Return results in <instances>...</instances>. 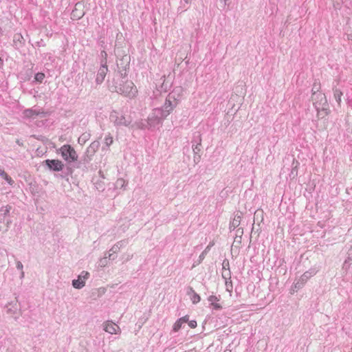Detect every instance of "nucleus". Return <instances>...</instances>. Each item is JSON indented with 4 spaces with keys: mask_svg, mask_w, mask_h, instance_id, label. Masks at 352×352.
<instances>
[{
    "mask_svg": "<svg viewBox=\"0 0 352 352\" xmlns=\"http://www.w3.org/2000/svg\"><path fill=\"white\" fill-rule=\"evenodd\" d=\"M176 104H173L170 99H166L163 107L155 108L152 110L147 118V127L154 128L157 125L162 124L165 119L175 108Z\"/></svg>",
    "mask_w": 352,
    "mask_h": 352,
    "instance_id": "nucleus-1",
    "label": "nucleus"
},
{
    "mask_svg": "<svg viewBox=\"0 0 352 352\" xmlns=\"http://www.w3.org/2000/svg\"><path fill=\"white\" fill-rule=\"evenodd\" d=\"M110 89L112 91L123 94L129 98H133L135 96L138 90L132 81L126 80L120 84L119 86H111Z\"/></svg>",
    "mask_w": 352,
    "mask_h": 352,
    "instance_id": "nucleus-2",
    "label": "nucleus"
},
{
    "mask_svg": "<svg viewBox=\"0 0 352 352\" xmlns=\"http://www.w3.org/2000/svg\"><path fill=\"white\" fill-rule=\"evenodd\" d=\"M313 104L316 111L320 113L327 109L328 104L326 96L322 93H313L311 96Z\"/></svg>",
    "mask_w": 352,
    "mask_h": 352,
    "instance_id": "nucleus-3",
    "label": "nucleus"
},
{
    "mask_svg": "<svg viewBox=\"0 0 352 352\" xmlns=\"http://www.w3.org/2000/svg\"><path fill=\"white\" fill-rule=\"evenodd\" d=\"M63 158L68 162H74L77 160L78 155L73 147L69 144H65L60 148Z\"/></svg>",
    "mask_w": 352,
    "mask_h": 352,
    "instance_id": "nucleus-4",
    "label": "nucleus"
},
{
    "mask_svg": "<svg viewBox=\"0 0 352 352\" xmlns=\"http://www.w3.org/2000/svg\"><path fill=\"white\" fill-rule=\"evenodd\" d=\"M316 272L314 270H310L305 272L300 278L294 283V287L292 288L293 293L296 292L298 289L302 288L307 281Z\"/></svg>",
    "mask_w": 352,
    "mask_h": 352,
    "instance_id": "nucleus-5",
    "label": "nucleus"
},
{
    "mask_svg": "<svg viewBox=\"0 0 352 352\" xmlns=\"http://www.w3.org/2000/svg\"><path fill=\"white\" fill-rule=\"evenodd\" d=\"M131 58L129 55L124 54L117 60L118 72L122 76H125L126 69L129 67Z\"/></svg>",
    "mask_w": 352,
    "mask_h": 352,
    "instance_id": "nucleus-6",
    "label": "nucleus"
},
{
    "mask_svg": "<svg viewBox=\"0 0 352 352\" xmlns=\"http://www.w3.org/2000/svg\"><path fill=\"white\" fill-rule=\"evenodd\" d=\"M100 146V142L98 141H94L87 148L85 155L82 157V160L85 163H89L94 155L97 150Z\"/></svg>",
    "mask_w": 352,
    "mask_h": 352,
    "instance_id": "nucleus-7",
    "label": "nucleus"
},
{
    "mask_svg": "<svg viewBox=\"0 0 352 352\" xmlns=\"http://www.w3.org/2000/svg\"><path fill=\"white\" fill-rule=\"evenodd\" d=\"M89 277V273L87 271H82L80 274L78 275V279L72 280V286L75 289H80L85 285L86 280Z\"/></svg>",
    "mask_w": 352,
    "mask_h": 352,
    "instance_id": "nucleus-8",
    "label": "nucleus"
},
{
    "mask_svg": "<svg viewBox=\"0 0 352 352\" xmlns=\"http://www.w3.org/2000/svg\"><path fill=\"white\" fill-rule=\"evenodd\" d=\"M111 117L114 119V124L117 126H128L132 122L131 117H126L124 115H119L117 113H115V115L112 114Z\"/></svg>",
    "mask_w": 352,
    "mask_h": 352,
    "instance_id": "nucleus-9",
    "label": "nucleus"
},
{
    "mask_svg": "<svg viewBox=\"0 0 352 352\" xmlns=\"http://www.w3.org/2000/svg\"><path fill=\"white\" fill-rule=\"evenodd\" d=\"M85 5L82 2H78L75 5L74 9L72 12V19L73 20H78L81 19L85 14L84 10Z\"/></svg>",
    "mask_w": 352,
    "mask_h": 352,
    "instance_id": "nucleus-10",
    "label": "nucleus"
},
{
    "mask_svg": "<svg viewBox=\"0 0 352 352\" xmlns=\"http://www.w3.org/2000/svg\"><path fill=\"white\" fill-rule=\"evenodd\" d=\"M106 63V61L104 63L102 62L101 67H100L98 72L96 82L98 85L101 84L103 82L106 76V74L108 72V68Z\"/></svg>",
    "mask_w": 352,
    "mask_h": 352,
    "instance_id": "nucleus-11",
    "label": "nucleus"
},
{
    "mask_svg": "<svg viewBox=\"0 0 352 352\" xmlns=\"http://www.w3.org/2000/svg\"><path fill=\"white\" fill-rule=\"evenodd\" d=\"M45 162L50 170L54 171H60L63 167L62 162L58 160H47Z\"/></svg>",
    "mask_w": 352,
    "mask_h": 352,
    "instance_id": "nucleus-12",
    "label": "nucleus"
},
{
    "mask_svg": "<svg viewBox=\"0 0 352 352\" xmlns=\"http://www.w3.org/2000/svg\"><path fill=\"white\" fill-rule=\"evenodd\" d=\"M104 330L111 334H116L120 332V327L111 321H107L104 323Z\"/></svg>",
    "mask_w": 352,
    "mask_h": 352,
    "instance_id": "nucleus-13",
    "label": "nucleus"
},
{
    "mask_svg": "<svg viewBox=\"0 0 352 352\" xmlns=\"http://www.w3.org/2000/svg\"><path fill=\"white\" fill-rule=\"evenodd\" d=\"M23 114L25 118H34L37 116L45 115V113L41 110L28 109L23 111Z\"/></svg>",
    "mask_w": 352,
    "mask_h": 352,
    "instance_id": "nucleus-14",
    "label": "nucleus"
},
{
    "mask_svg": "<svg viewBox=\"0 0 352 352\" xmlns=\"http://www.w3.org/2000/svg\"><path fill=\"white\" fill-rule=\"evenodd\" d=\"M6 309L8 314H11L14 318H17L19 307L16 301L8 303L6 306Z\"/></svg>",
    "mask_w": 352,
    "mask_h": 352,
    "instance_id": "nucleus-15",
    "label": "nucleus"
},
{
    "mask_svg": "<svg viewBox=\"0 0 352 352\" xmlns=\"http://www.w3.org/2000/svg\"><path fill=\"white\" fill-rule=\"evenodd\" d=\"M127 243L126 240H120L116 243L109 250L113 254L118 253L122 248H123Z\"/></svg>",
    "mask_w": 352,
    "mask_h": 352,
    "instance_id": "nucleus-16",
    "label": "nucleus"
},
{
    "mask_svg": "<svg viewBox=\"0 0 352 352\" xmlns=\"http://www.w3.org/2000/svg\"><path fill=\"white\" fill-rule=\"evenodd\" d=\"M241 213H237L234 218L233 219L232 221L230 223V228H232V229H234L236 228H237L239 225H240V223H241Z\"/></svg>",
    "mask_w": 352,
    "mask_h": 352,
    "instance_id": "nucleus-17",
    "label": "nucleus"
},
{
    "mask_svg": "<svg viewBox=\"0 0 352 352\" xmlns=\"http://www.w3.org/2000/svg\"><path fill=\"white\" fill-rule=\"evenodd\" d=\"M12 207L10 205L1 207L0 209V219H1V217H5L6 216L8 215Z\"/></svg>",
    "mask_w": 352,
    "mask_h": 352,
    "instance_id": "nucleus-18",
    "label": "nucleus"
},
{
    "mask_svg": "<svg viewBox=\"0 0 352 352\" xmlns=\"http://www.w3.org/2000/svg\"><path fill=\"white\" fill-rule=\"evenodd\" d=\"M126 185V183L125 180L122 178H119L117 179L116 182V188H124Z\"/></svg>",
    "mask_w": 352,
    "mask_h": 352,
    "instance_id": "nucleus-19",
    "label": "nucleus"
},
{
    "mask_svg": "<svg viewBox=\"0 0 352 352\" xmlns=\"http://www.w3.org/2000/svg\"><path fill=\"white\" fill-rule=\"evenodd\" d=\"M342 96V93L340 90H338V89L334 90V98L338 104H340L341 102Z\"/></svg>",
    "mask_w": 352,
    "mask_h": 352,
    "instance_id": "nucleus-20",
    "label": "nucleus"
},
{
    "mask_svg": "<svg viewBox=\"0 0 352 352\" xmlns=\"http://www.w3.org/2000/svg\"><path fill=\"white\" fill-rule=\"evenodd\" d=\"M109 264V261L107 258H101L98 261V266L100 267H104Z\"/></svg>",
    "mask_w": 352,
    "mask_h": 352,
    "instance_id": "nucleus-21",
    "label": "nucleus"
},
{
    "mask_svg": "<svg viewBox=\"0 0 352 352\" xmlns=\"http://www.w3.org/2000/svg\"><path fill=\"white\" fill-rule=\"evenodd\" d=\"M113 137L110 134H109L104 138V144H106L107 146H109L113 144Z\"/></svg>",
    "mask_w": 352,
    "mask_h": 352,
    "instance_id": "nucleus-22",
    "label": "nucleus"
},
{
    "mask_svg": "<svg viewBox=\"0 0 352 352\" xmlns=\"http://www.w3.org/2000/svg\"><path fill=\"white\" fill-rule=\"evenodd\" d=\"M190 299L193 304H197L200 301L201 298H200L199 295H198L197 293H195V294H192V296H190Z\"/></svg>",
    "mask_w": 352,
    "mask_h": 352,
    "instance_id": "nucleus-23",
    "label": "nucleus"
},
{
    "mask_svg": "<svg viewBox=\"0 0 352 352\" xmlns=\"http://www.w3.org/2000/svg\"><path fill=\"white\" fill-rule=\"evenodd\" d=\"M182 323L179 320V319L175 322L174 325H173V330L175 331V332H177L178 331L180 328L182 327Z\"/></svg>",
    "mask_w": 352,
    "mask_h": 352,
    "instance_id": "nucleus-24",
    "label": "nucleus"
},
{
    "mask_svg": "<svg viewBox=\"0 0 352 352\" xmlns=\"http://www.w3.org/2000/svg\"><path fill=\"white\" fill-rule=\"evenodd\" d=\"M44 78H45V74L43 73H40V72L37 73L34 77L35 80L40 82H41L43 81Z\"/></svg>",
    "mask_w": 352,
    "mask_h": 352,
    "instance_id": "nucleus-25",
    "label": "nucleus"
},
{
    "mask_svg": "<svg viewBox=\"0 0 352 352\" xmlns=\"http://www.w3.org/2000/svg\"><path fill=\"white\" fill-rule=\"evenodd\" d=\"M320 89V85L319 83L315 82L314 84L312 89H311L312 94L313 93H321L320 91H319Z\"/></svg>",
    "mask_w": 352,
    "mask_h": 352,
    "instance_id": "nucleus-26",
    "label": "nucleus"
},
{
    "mask_svg": "<svg viewBox=\"0 0 352 352\" xmlns=\"http://www.w3.org/2000/svg\"><path fill=\"white\" fill-rule=\"evenodd\" d=\"M342 4V0H334L333 1V7L335 9H340Z\"/></svg>",
    "mask_w": 352,
    "mask_h": 352,
    "instance_id": "nucleus-27",
    "label": "nucleus"
},
{
    "mask_svg": "<svg viewBox=\"0 0 352 352\" xmlns=\"http://www.w3.org/2000/svg\"><path fill=\"white\" fill-rule=\"evenodd\" d=\"M208 253V250H204L201 254L199 255V261H198V264L201 263L202 262V261L206 257V255Z\"/></svg>",
    "mask_w": 352,
    "mask_h": 352,
    "instance_id": "nucleus-28",
    "label": "nucleus"
},
{
    "mask_svg": "<svg viewBox=\"0 0 352 352\" xmlns=\"http://www.w3.org/2000/svg\"><path fill=\"white\" fill-rule=\"evenodd\" d=\"M104 258H107L108 261L114 260L115 256H113V254L111 252H108L104 254Z\"/></svg>",
    "mask_w": 352,
    "mask_h": 352,
    "instance_id": "nucleus-29",
    "label": "nucleus"
},
{
    "mask_svg": "<svg viewBox=\"0 0 352 352\" xmlns=\"http://www.w3.org/2000/svg\"><path fill=\"white\" fill-rule=\"evenodd\" d=\"M1 177L6 180L8 182V183L10 185H12L14 182L13 180L12 179V178L8 175V174L6 173V175H1Z\"/></svg>",
    "mask_w": 352,
    "mask_h": 352,
    "instance_id": "nucleus-30",
    "label": "nucleus"
},
{
    "mask_svg": "<svg viewBox=\"0 0 352 352\" xmlns=\"http://www.w3.org/2000/svg\"><path fill=\"white\" fill-rule=\"evenodd\" d=\"M208 301L213 305L216 301H219V298L216 296L212 295L208 297Z\"/></svg>",
    "mask_w": 352,
    "mask_h": 352,
    "instance_id": "nucleus-31",
    "label": "nucleus"
},
{
    "mask_svg": "<svg viewBox=\"0 0 352 352\" xmlns=\"http://www.w3.org/2000/svg\"><path fill=\"white\" fill-rule=\"evenodd\" d=\"M87 138H88V135L87 134H82L79 138H78V142H83L85 143L87 140Z\"/></svg>",
    "mask_w": 352,
    "mask_h": 352,
    "instance_id": "nucleus-32",
    "label": "nucleus"
},
{
    "mask_svg": "<svg viewBox=\"0 0 352 352\" xmlns=\"http://www.w3.org/2000/svg\"><path fill=\"white\" fill-rule=\"evenodd\" d=\"M200 145H201V143L199 142L195 146H193V151H194L195 154H197L200 151V148H199Z\"/></svg>",
    "mask_w": 352,
    "mask_h": 352,
    "instance_id": "nucleus-33",
    "label": "nucleus"
},
{
    "mask_svg": "<svg viewBox=\"0 0 352 352\" xmlns=\"http://www.w3.org/2000/svg\"><path fill=\"white\" fill-rule=\"evenodd\" d=\"M179 320L182 324H184V323H186V322H188V316H184V317H182V318H180L179 319Z\"/></svg>",
    "mask_w": 352,
    "mask_h": 352,
    "instance_id": "nucleus-34",
    "label": "nucleus"
},
{
    "mask_svg": "<svg viewBox=\"0 0 352 352\" xmlns=\"http://www.w3.org/2000/svg\"><path fill=\"white\" fill-rule=\"evenodd\" d=\"M195 293H196V292H195V290H194L192 287H189V288L188 289L187 294H188V296H192V294H195Z\"/></svg>",
    "mask_w": 352,
    "mask_h": 352,
    "instance_id": "nucleus-35",
    "label": "nucleus"
},
{
    "mask_svg": "<svg viewBox=\"0 0 352 352\" xmlns=\"http://www.w3.org/2000/svg\"><path fill=\"white\" fill-rule=\"evenodd\" d=\"M23 266L22 263L21 261H17L16 262V268L18 270L23 271Z\"/></svg>",
    "mask_w": 352,
    "mask_h": 352,
    "instance_id": "nucleus-36",
    "label": "nucleus"
},
{
    "mask_svg": "<svg viewBox=\"0 0 352 352\" xmlns=\"http://www.w3.org/2000/svg\"><path fill=\"white\" fill-rule=\"evenodd\" d=\"M188 324L191 328H195L197 327V322L195 320H191L189 322Z\"/></svg>",
    "mask_w": 352,
    "mask_h": 352,
    "instance_id": "nucleus-37",
    "label": "nucleus"
},
{
    "mask_svg": "<svg viewBox=\"0 0 352 352\" xmlns=\"http://www.w3.org/2000/svg\"><path fill=\"white\" fill-rule=\"evenodd\" d=\"M182 91H183V89H182V87H177V88H176V89L174 90L173 93L175 94V93H176V92H178V96H179V95H181V94H182Z\"/></svg>",
    "mask_w": 352,
    "mask_h": 352,
    "instance_id": "nucleus-38",
    "label": "nucleus"
},
{
    "mask_svg": "<svg viewBox=\"0 0 352 352\" xmlns=\"http://www.w3.org/2000/svg\"><path fill=\"white\" fill-rule=\"evenodd\" d=\"M215 309H220L221 308V306L219 303L214 302L213 305H212Z\"/></svg>",
    "mask_w": 352,
    "mask_h": 352,
    "instance_id": "nucleus-39",
    "label": "nucleus"
},
{
    "mask_svg": "<svg viewBox=\"0 0 352 352\" xmlns=\"http://www.w3.org/2000/svg\"><path fill=\"white\" fill-rule=\"evenodd\" d=\"M351 261H352V258H350V257H348V258L345 260L344 263H351Z\"/></svg>",
    "mask_w": 352,
    "mask_h": 352,
    "instance_id": "nucleus-40",
    "label": "nucleus"
},
{
    "mask_svg": "<svg viewBox=\"0 0 352 352\" xmlns=\"http://www.w3.org/2000/svg\"><path fill=\"white\" fill-rule=\"evenodd\" d=\"M1 175H6V172L0 168V176Z\"/></svg>",
    "mask_w": 352,
    "mask_h": 352,
    "instance_id": "nucleus-41",
    "label": "nucleus"
},
{
    "mask_svg": "<svg viewBox=\"0 0 352 352\" xmlns=\"http://www.w3.org/2000/svg\"><path fill=\"white\" fill-rule=\"evenodd\" d=\"M101 55H102V57L106 58L107 54L106 52L102 51V52H101Z\"/></svg>",
    "mask_w": 352,
    "mask_h": 352,
    "instance_id": "nucleus-42",
    "label": "nucleus"
},
{
    "mask_svg": "<svg viewBox=\"0 0 352 352\" xmlns=\"http://www.w3.org/2000/svg\"><path fill=\"white\" fill-rule=\"evenodd\" d=\"M213 244H210L209 245H208L205 250H208V252H209L210 248L212 247Z\"/></svg>",
    "mask_w": 352,
    "mask_h": 352,
    "instance_id": "nucleus-43",
    "label": "nucleus"
},
{
    "mask_svg": "<svg viewBox=\"0 0 352 352\" xmlns=\"http://www.w3.org/2000/svg\"><path fill=\"white\" fill-rule=\"evenodd\" d=\"M213 244H210L209 245H208L205 250H208V252H209L210 248L212 247Z\"/></svg>",
    "mask_w": 352,
    "mask_h": 352,
    "instance_id": "nucleus-44",
    "label": "nucleus"
},
{
    "mask_svg": "<svg viewBox=\"0 0 352 352\" xmlns=\"http://www.w3.org/2000/svg\"><path fill=\"white\" fill-rule=\"evenodd\" d=\"M213 244H210L209 245H208L205 250H208V252H209L210 248L212 247Z\"/></svg>",
    "mask_w": 352,
    "mask_h": 352,
    "instance_id": "nucleus-45",
    "label": "nucleus"
},
{
    "mask_svg": "<svg viewBox=\"0 0 352 352\" xmlns=\"http://www.w3.org/2000/svg\"><path fill=\"white\" fill-rule=\"evenodd\" d=\"M24 277V272L21 271V278H23Z\"/></svg>",
    "mask_w": 352,
    "mask_h": 352,
    "instance_id": "nucleus-46",
    "label": "nucleus"
},
{
    "mask_svg": "<svg viewBox=\"0 0 352 352\" xmlns=\"http://www.w3.org/2000/svg\"><path fill=\"white\" fill-rule=\"evenodd\" d=\"M186 3H189L191 0H184Z\"/></svg>",
    "mask_w": 352,
    "mask_h": 352,
    "instance_id": "nucleus-47",
    "label": "nucleus"
},
{
    "mask_svg": "<svg viewBox=\"0 0 352 352\" xmlns=\"http://www.w3.org/2000/svg\"><path fill=\"white\" fill-rule=\"evenodd\" d=\"M10 223V221H7V226H6L7 228L8 227V225Z\"/></svg>",
    "mask_w": 352,
    "mask_h": 352,
    "instance_id": "nucleus-48",
    "label": "nucleus"
},
{
    "mask_svg": "<svg viewBox=\"0 0 352 352\" xmlns=\"http://www.w3.org/2000/svg\"><path fill=\"white\" fill-rule=\"evenodd\" d=\"M16 143L21 145L20 142L19 140L16 141Z\"/></svg>",
    "mask_w": 352,
    "mask_h": 352,
    "instance_id": "nucleus-49",
    "label": "nucleus"
},
{
    "mask_svg": "<svg viewBox=\"0 0 352 352\" xmlns=\"http://www.w3.org/2000/svg\"><path fill=\"white\" fill-rule=\"evenodd\" d=\"M224 352H231V351L229 350H226Z\"/></svg>",
    "mask_w": 352,
    "mask_h": 352,
    "instance_id": "nucleus-50",
    "label": "nucleus"
},
{
    "mask_svg": "<svg viewBox=\"0 0 352 352\" xmlns=\"http://www.w3.org/2000/svg\"><path fill=\"white\" fill-rule=\"evenodd\" d=\"M223 267H225V262H223Z\"/></svg>",
    "mask_w": 352,
    "mask_h": 352,
    "instance_id": "nucleus-51",
    "label": "nucleus"
},
{
    "mask_svg": "<svg viewBox=\"0 0 352 352\" xmlns=\"http://www.w3.org/2000/svg\"><path fill=\"white\" fill-rule=\"evenodd\" d=\"M349 352H352V347H351V351Z\"/></svg>",
    "mask_w": 352,
    "mask_h": 352,
    "instance_id": "nucleus-52",
    "label": "nucleus"
},
{
    "mask_svg": "<svg viewBox=\"0 0 352 352\" xmlns=\"http://www.w3.org/2000/svg\"><path fill=\"white\" fill-rule=\"evenodd\" d=\"M1 228H2L1 226H0V230H1Z\"/></svg>",
    "mask_w": 352,
    "mask_h": 352,
    "instance_id": "nucleus-53",
    "label": "nucleus"
},
{
    "mask_svg": "<svg viewBox=\"0 0 352 352\" xmlns=\"http://www.w3.org/2000/svg\"><path fill=\"white\" fill-rule=\"evenodd\" d=\"M224 1H226V0H224Z\"/></svg>",
    "mask_w": 352,
    "mask_h": 352,
    "instance_id": "nucleus-54",
    "label": "nucleus"
}]
</instances>
